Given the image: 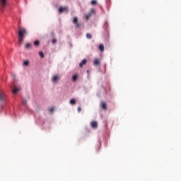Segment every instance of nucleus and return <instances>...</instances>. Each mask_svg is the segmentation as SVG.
<instances>
[{
  "label": "nucleus",
  "mask_w": 181,
  "mask_h": 181,
  "mask_svg": "<svg viewBox=\"0 0 181 181\" xmlns=\"http://www.w3.org/2000/svg\"><path fill=\"white\" fill-rule=\"evenodd\" d=\"M8 6V0H0V9L3 11Z\"/></svg>",
  "instance_id": "2"
},
{
  "label": "nucleus",
  "mask_w": 181,
  "mask_h": 181,
  "mask_svg": "<svg viewBox=\"0 0 181 181\" xmlns=\"http://www.w3.org/2000/svg\"><path fill=\"white\" fill-rule=\"evenodd\" d=\"M39 45H40V42L39 40H35L34 42V46L37 47V46H39Z\"/></svg>",
  "instance_id": "17"
},
{
  "label": "nucleus",
  "mask_w": 181,
  "mask_h": 181,
  "mask_svg": "<svg viewBox=\"0 0 181 181\" xmlns=\"http://www.w3.org/2000/svg\"><path fill=\"white\" fill-rule=\"evenodd\" d=\"M90 13H91V15H93V14H95V10L93 9V8H92V9L90 10Z\"/></svg>",
  "instance_id": "21"
},
{
  "label": "nucleus",
  "mask_w": 181,
  "mask_h": 181,
  "mask_svg": "<svg viewBox=\"0 0 181 181\" xmlns=\"http://www.w3.org/2000/svg\"><path fill=\"white\" fill-rule=\"evenodd\" d=\"M85 64H87V59H83L82 62L79 64V66L83 67V66H85Z\"/></svg>",
  "instance_id": "10"
},
{
  "label": "nucleus",
  "mask_w": 181,
  "mask_h": 181,
  "mask_svg": "<svg viewBox=\"0 0 181 181\" xmlns=\"http://www.w3.org/2000/svg\"><path fill=\"white\" fill-rule=\"evenodd\" d=\"M23 105H26L27 101L25 100H23Z\"/></svg>",
  "instance_id": "24"
},
{
  "label": "nucleus",
  "mask_w": 181,
  "mask_h": 181,
  "mask_svg": "<svg viewBox=\"0 0 181 181\" xmlns=\"http://www.w3.org/2000/svg\"><path fill=\"white\" fill-rule=\"evenodd\" d=\"M74 25H76V28H80V23H78V18L74 17L73 20Z\"/></svg>",
  "instance_id": "6"
},
{
  "label": "nucleus",
  "mask_w": 181,
  "mask_h": 181,
  "mask_svg": "<svg viewBox=\"0 0 181 181\" xmlns=\"http://www.w3.org/2000/svg\"><path fill=\"white\" fill-rule=\"evenodd\" d=\"M60 80V76L59 75H54L52 77V81L53 83H57Z\"/></svg>",
  "instance_id": "8"
},
{
  "label": "nucleus",
  "mask_w": 181,
  "mask_h": 181,
  "mask_svg": "<svg viewBox=\"0 0 181 181\" xmlns=\"http://www.w3.org/2000/svg\"><path fill=\"white\" fill-rule=\"evenodd\" d=\"M100 59H95L94 62H93V64H94L95 66H98V65H100Z\"/></svg>",
  "instance_id": "11"
},
{
  "label": "nucleus",
  "mask_w": 181,
  "mask_h": 181,
  "mask_svg": "<svg viewBox=\"0 0 181 181\" xmlns=\"http://www.w3.org/2000/svg\"><path fill=\"white\" fill-rule=\"evenodd\" d=\"M63 12H66L67 13V12H69V7H63V6L59 7V13H63Z\"/></svg>",
  "instance_id": "4"
},
{
  "label": "nucleus",
  "mask_w": 181,
  "mask_h": 181,
  "mask_svg": "<svg viewBox=\"0 0 181 181\" xmlns=\"http://www.w3.org/2000/svg\"><path fill=\"white\" fill-rule=\"evenodd\" d=\"M78 78V75H74L72 77L73 81H77V79Z\"/></svg>",
  "instance_id": "15"
},
{
  "label": "nucleus",
  "mask_w": 181,
  "mask_h": 181,
  "mask_svg": "<svg viewBox=\"0 0 181 181\" xmlns=\"http://www.w3.org/2000/svg\"><path fill=\"white\" fill-rule=\"evenodd\" d=\"M5 100H6L5 92L0 90V102L2 103V101H5Z\"/></svg>",
  "instance_id": "3"
},
{
  "label": "nucleus",
  "mask_w": 181,
  "mask_h": 181,
  "mask_svg": "<svg viewBox=\"0 0 181 181\" xmlns=\"http://www.w3.org/2000/svg\"><path fill=\"white\" fill-rule=\"evenodd\" d=\"M87 72L88 73V70L87 71Z\"/></svg>",
  "instance_id": "27"
},
{
  "label": "nucleus",
  "mask_w": 181,
  "mask_h": 181,
  "mask_svg": "<svg viewBox=\"0 0 181 181\" xmlns=\"http://www.w3.org/2000/svg\"><path fill=\"white\" fill-rule=\"evenodd\" d=\"M31 47H32V44H30V43H29V42H28V43L25 44V49H30Z\"/></svg>",
  "instance_id": "12"
},
{
  "label": "nucleus",
  "mask_w": 181,
  "mask_h": 181,
  "mask_svg": "<svg viewBox=\"0 0 181 181\" xmlns=\"http://www.w3.org/2000/svg\"><path fill=\"white\" fill-rule=\"evenodd\" d=\"M99 50H100V52H104V45L101 44L99 45Z\"/></svg>",
  "instance_id": "13"
},
{
  "label": "nucleus",
  "mask_w": 181,
  "mask_h": 181,
  "mask_svg": "<svg viewBox=\"0 0 181 181\" xmlns=\"http://www.w3.org/2000/svg\"><path fill=\"white\" fill-rule=\"evenodd\" d=\"M24 66H29V62L25 61L24 62Z\"/></svg>",
  "instance_id": "23"
},
{
  "label": "nucleus",
  "mask_w": 181,
  "mask_h": 181,
  "mask_svg": "<svg viewBox=\"0 0 181 181\" xmlns=\"http://www.w3.org/2000/svg\"><path fill=\"white\" fill-rule=\"evenodd\" d=\"M92 16H93V15L91 14V13H88V14L86 16V21H88V19H89L90 18H91Z\"/></svg>",
  "instance_id": "14"
},
{
  "label": "nucleus",
  "mask_w": 181,
  "mask_h": 181,
  "mask_svg": "<svg viewBox=\"0 0 181 181\" xmlns=\"http://www.w3.org/2000/svg\"><path fill=\"white\" fill-rule=\"evenodd\" d=\"M70 104H71V105H74L76 104V99L74 98L71 99Z\"/></svg>",
  "instance_id": "16"
},
{
  "label": "nucleus",
  "mask_w": 181,
  "mask_h": 181,
  "mask_svg": "<svg viewBox=\"0 0 181 181\" xmlns=\"http://www.w3.org/2000/svg\"><path fill=\"white\" fill-rule=\"evenodd\" d=\"M90 125L94 129H97V128H98V123L96 121L91 122Z\"/></svg>",
  "instance_id": "7"
},
{
  "label": "nucleus",
  "mask_w": 181,
  "mask_h": 181,
  "mask_svg": "<svg viewBox=\"0 0 181 181\" xmlns=\"http://www.w3.org/2000/svg\"><path fill=\"white\" fill-rule=\"evenodd\" d=\"M11 88H12V91L13 93V94H18V93H19V87L16 86H13V87L11 86Z\"/></svg>",
  "instance_id": "5"
},
{
  "label": "nucleus",
  "mask_w": 181,
  "mask_h": 181,
  "mask_svg": "<svg viewBox=\"0 0 181 181\" xmlns=\"http://www.w3.org/2000/svg\"><path fill=\"white\" fill-rule=\"evenodd\" d=\"M100 107L103 110H105V111H107V103H105V102H101Z\"/></svg>",
  "instance_id": "9"
},
{
  "label": "nucleus",
  "mask_w": 181,
  "mask_h": 181,
  "mask_svg": "<svg viewBox=\"0 0 181 181\" xmlns=\"http://www.w3.org/2000/svg\"><path fill=\"white\" fill-rule=\"evenodd\" d=\"M53 111H54V108L52 107L49 109V112H53Z\"/></svg>",
  "instance_id": "26"
},
{
  "label": "nucleus",
  "mask_w": 181,
  "mask_h": 181,
  "mask_svg": "<svg viewBox=\"0 0 181 181\" xmlns=\"http://www.w3.org/2000/svg\"><path fill=\"white\" fill-rule=\"evenodd\" d=\"M87 39H91L93 37V35L90 33L86 34Z\"/></svg>",
  "instance_id": "19"
},
{
  "label": "nucleus",
  "mask_w": 181,
  "mask_h": 181,
  "mask_svg": "<svg viewBox=\"0 0 181 181\" xmlns=\"http://www.w3.org/2000/svg\"><path fill=\"white\" fill-rule=\"evenodd\" d=\"M28 35V30H25V28H19L18 29V43L19 45H22L25 37Z\"/></svg>",
  "instance_id": "1"
},
{
  "label": "nucleus",
  "mask_w": 181,
  "mask_h": 181,
  "mask_svg": "<svg viewBox=\"0 0 181 181\" xmlns=\"http://www.w3.org/2000/svg\"><path fill=\"white\" fill-rule=\"evenodd\" d=\"M52 42L53 44L57 43V39L53 38L52 40Z\"/></svg>",
  "instance_id": "22"
},
{
  "label": "nucleus",
  "mask_w": 181,
  "mask_h": 181,
  "mask_svg": "<svg viewBox=\"0 0 181 181\" xmlns=\"http://www.w3.org/2000/svg\"><path fill=\"white\" fill-rule=\"evenodd\" d=\"M78 112H81V107H78Z\"/></svg>",
  "instance_id": "25"
},
{
  "label": "nucleus",
  "mask_w": 181,
  "mask_h": 181,
  "mask_svg": "<svg viewBox=\"0 0 181 181\" xmlns=\"http://www.w3.org/2000/svg\"><path fill=\"white\" fill-rule=\"evenodd\" d=\"M91 5H98V2H97V0H92Z\"/></svg>",
  "instance_id": "18"
},
{
  "label": "nucleus",
  "mask_w": 181,
  "mask_h": 181,
  "mask_svg": "<svg viewBox=\"0 0 181 181\" xmlns=\"http://www.w3.org/2000/svg\"><path fill=\"white\" fill-rule=\"evenodd\" d=\"M40 57L43 59L45 57V54H43V52H39Z\"/></svg>",
  "instance_id": "20"
}]
</instances>
